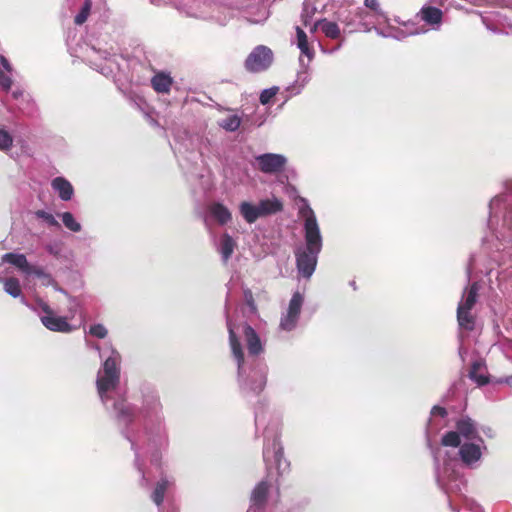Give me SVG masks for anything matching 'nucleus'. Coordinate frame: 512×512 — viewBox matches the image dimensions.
<instances>
[{"instance_id": "1", "label": "nucleus", "mask_w": 512, "mask_h": 512, "mask_svg": "<svg viewBox=\"0 0 512 512\" xmlns=\"http://www.w3.org/2000/svg\"><path fill=\"white\" fill-rule=\"evenodd\" d=\"M98 352L101 365L96 375V389L108 415L115 420L123 436L135 452V466L139 472L140 485L147 487V477L141 463V451L151 453V462L159 465V451L168 445V434L159 395L154 389L142 390L140 416L143 429H134L135 409L127 401L126 391L121 386V354L111 343L100 347L98 343L86 342Z\"/></svg>"}, {"instance_id": "2", "label": "nucleus", "mask_w": 512, "mask_h": 512, "mask_svg": "<svg viewBox=\"0 0 512 512\" xmlns=\"http://www.w3.org/2000/svg\"><path fill=\"white\" fill-rule=\"evenodd\" d=\"M457 448V453L453 455L441 448L433 451L436 481L447 494L449 506L453 511L459 512L460 509H464L469 512H482L481 507L462 492L467 483L460 473V466L471 470L480 468L483 457L488 452L487 445L483 438H476L473 441H463Z\"/></svg>"}, {"instance_id": "3", "label": "nucleus", "mask_w": 512, "mask_h": 512, "mask_svg": "<svg viewBox=\"0 0 512 512\" xmlns=\"http://www.w3.org/2000/svg\"><path fill=\"white\" fill-rule=\"evenodd\" d=\"M226 324L240 390L245 397L256 396L264 389L267 375V366L260 357L261 340L247 323L235 324L227 316Z\"/></svg>"}, {"instance_id": "4", "label": "nucleus", "mask_w": 512, "mask_h": 512, "mask_svg": "<svg viewBox=\"0 0 512 512\" xmlns=\"http://www.w3.org/2000/svg\"><path fill=\"white\" fill-rule=\"evenodd\" d=\"M281 421L276 416H270L263 430V460L267 477L259 482L252 491L251 504L247 512H261L271 485L278 476L283 475L289 468V462L284 458L283 446L280 442Z\"/></svg>"}, {"instance_id": "5", "label": "nucleus", "mask_w": 512, "mask_h": 512, "mask_svg": "<svg viewBox=\"0 0 512 512\" xmlns=\"http://www.w3.org/2000/svg\"><path fill=\"white\" fill-rule=\"evenodd\" d=\"M299 213L303 218L304 241L295 247L294 255L298 273L309 279L316 269L323 247V237L313 209L306 204Z\"/></svg>"}, {"instance_id": "6", "label": "nucleus", "mask_w": 512, "mask_h": 512, "mask_svg": "<svg viewBox=\"0 0 512 512\" xmlns=\"http://www.w3.org/2000/svg\"><path fill=\"white\" fill-rule=\"evenodd\" d=\"M488 228L497 239L509 241L512 238V200L500 194L489 203Z\"/></svg>"}, {"instance_id": "7", "label": "nucleus", "mask_w": 512, "mask_h": 512, "mask_svg": "<svg viewBox=\"0 0 512 512\" xmlns=\"http://www.w3.org/2000/svg\"><path fill=\"white\" fill-rule=\"evenodd\" d=\"M482 438L479 435L476 423L469 417H461L457 420L454 431L445 433L441 444L445 447H458L463 441H473Z\"/></svg>"}, {"instance_id": "8", "label": "nucleus", "mask_w": 512, "mask_h": 512, "mask_svg": "<svg viewBox=\"0 0 512 512\" xmlns=\"http://www.w3.org/2000/svg\"><path fill=\"white\" fill-rule=\"evenodd\" d=\"M487 30L494 34H512V8L501 7L488 12L475 11Z\"/></svg>"}, {"instance_id": "9", "label": "nucleus", "mask_w": 512, "mask_h": 512, "mask_svg": "<svg viewBox=\"0 0 512 512\" xmlns=\"http://www.w3.org/2000/svg\"><path fill=\"white\" fill-rule=\"evenodd\" d=\"M40 318L42 325L53 332L70 333L74 326L66 317L59 316L46 302L40 300L35 305L29 306Z\"/></svg>"}, {"instance_id": "10", "label": "nucleus", "mask_w": 512, "mask_h": 512, "mask_svg": "<svg viewBox=\"0 0 512 512\" xmlns=\"http://www.w3.org/2000/svg\"><path fill=\"white\" fill-rule=\"evenodd\" d=\"M155 5L172 4L181 13L194 18H206L209 15L211 0H151Z\"/></svg>"}, {"instance_id": "11", "label": "nucleus", "mask_w": 512, "mask_h": 512, "mask_svg": "<svg viewBox=\"0 0 512 512\" xmlns=\"http://www.w3.org/2000/svg\"><path fill=\"white\" fill-rule=\"evenodd\" d=\"M303 303V294L299 291L294 292L287 308L281 314L279 322L280 331L291 332L296 329L301 315Z\"/></svg>"}, {"instance_id": "12", "label": "nucleus", "mask_w": 512, "mask_h": 512, "mask_svg": "<svg viewBox=\"0 0 512 512\" xmlns=\"http://www.w3.org/2000/svg\"><path fill=\"white\" fill-rule=\"evenodd\" d=\"M274 54L272 50L264 45L256 46L247 56L244 66L252 73H259L267 70L273 63Z\"/></svg>"}, {"instance_id": "13", "label": "nucleus", "mask_w": 512, "mask_h": 512, "mask_svg": "<svg viewBox=\"0 0 512 512\" xmlns=\"http://www.w3.org/2000/svg\"><path fill=\"white\" fill-rule=\"evenodd\" d=\"M87 61L93 69L99 71L104 76L112 75L117 68L114 55H111L107 51L91 48L90 54L87 55Z\"/></svg>"}, {"instance_id": "14", "label": "nucleus", "mask_w": 512, "mask_h": 512, "mask_svg": "<svg viewBox=\"0 0 512 512\" xmlns=\"http://www.w3.org/2000/svg\"><path fill=\"white\" fill-rule=\"evenodd\" d=\"M257 168L265 174H276L281 172L287 158L282 154L264 153L255 157Z\"/></svg>"}, {"instance_id": "15", "label": "nucleus", "mask_w": 512, "mask_h": 512, "mask_svg": "<svg viewBox=\"0 0 512 512\" xmlns=\"http://www.w3.org/2000/svg\"><path fill=\"white\" fill-rule=\"evenodd\" d=\"M198 151L203 159L219 158V145L216 140L209 135H202L198 143Z\"/></svg>"}, {"instance_id": "16", "label": "nucleus", "mask_w": 512, "mask_h": 512, "mask_svg": "<svg viewBox=\"0 0 512 512\" xmlns=\"http://www.w3.org/2000/svg\"><path fill=\"white\" fill-rule=\"evenodd\" d=\"M421 20L438 30L442 23L443 12L433 6H423L419 12Z\"/></svg>"}, {"instance_id": "17", "label": "nucleus", "mask_w": 512, "mask_h": 512, "mask_svg": "<svg viewBox=\"0 0 512 512\" xmlns=\"http://www.w3.org/2000/svg\"><path fill=\"white\" fill-rule=\"evenodd\" d=\"M51 187L62 201H69L74 195L72 184L62 176L55 177L51 181Z\"/></svg>"}, {"instance_id": "18", "label": "nucleus", "mask_w": 512, "mask_h": 512, "mask_svg": "<svg viewBox=\"0 0 512 512\" xmlns=\"http://www.w3.org/2000/svg\"><path fill=\"white\" fill-rule=\"evenodd\" d=\"M3 263H9L18 268L25 277H29V270L32 264H30L24 254L20 253H5L1 258Z\"/></svg>"}, {"instance_id": "19", "label": "nucleus", "mask_w": 512, "mask_h": 512, "mask_svg": "<svg viewBox=\"0 0 512 512\" xmlns=\"http://www.w3.org/2000/svg\"><path fill=\"white\" fill-rule=\"evenodd\" d=\"M239 213L248 224H253L263 217L258 203L253 204L249 201H242L239 204Z\"/></svg>"}, {"instance_id": "20", "label": "nucleus", "mask_w": 512, "mask_h": 512, "mask_svg": "<svg viewBox=\"0 0 512 512\" xmlns=\"http://www.w3.org/2000/svg\"><path fill=\"white\" fill-rule=\"evenodd\" d=\"M316 29L321 30L326 37L331 39H338L341 36V30L338 24L327 19H320L310 27L311 32Z\"/></svg>"}, {"instance_id": "21", "label": "nucleus", "mask_w": 512, "mask_h": 512, "mask_svg": "<svg viewBox=\"0 0 512 512\" xmlns=\"http://www.w3.org/2000/svg\"><path fill=\"white\" fill-rule=\"evenodd\" d=\"M13 68L6 57L0 54V87L8 92L12 87Z\"/></svg>"}, {"instance_id": "22", "label": "nucleus", "mask_w": 512, "mask_h": 512, "mask_svg": "<svg viewBox=\"0 0 512 512\" xmlns=\"http://www.w3.org/2000/svg\"><path fill=\"white\" fill-rule=\"evenodd\" d=\"M208 214L220 225H225L232 219L230 210L220 202H214L208 207Z\"/></svg>"}, {"instance_id": "23", "label": "nucleus", "mask_w": 512, "mask_h": 512, "mask_svg": "<svg viewBox=\"0 0 512 512\" xmlns=\"http://www.w3.org/2000/svg\"><path fill=\"white\" fill-rule=\"evenodd\" d=\"M235 247L236 242L228 233H224L220 237L217 245V251L221 255V259L224 263H227V261L230 259Z\"/></svg>"}, {"instance_id": "24", "label": "nucleus", "mask_w": 512, "mask_h": 512, "mask_svg": "<svg viewBox=\"0 0 512 512\" xmlns=\"http://www.w3.org/2000/svg\"><path fill=\"white\" fill-rule=\"evenodd\" d=\"M173 484V478H169L167 476H162L160 480L157 482L155 489L151 494V499L157 505L158 508H160L163 503L166 490Z\"/></svg>"}, {"instance_id": "25", "label": "nucleus", "mask_w": 512, "mask_h": 512, "mask_svg": "<svg viewBox=\"0 0 512 512\" xmlns=\"http://www.w3.org/2000/svg\"><path fill=\"white\" fill-rule=\"evenodd\" d=\"M478 291L479 284L477 282L472 283L464 290L462 300L458 304V307H462L464 310H472L477 302Z\"/></svg>"}, {"instance_id": "26", "label": "nucleus", "mask_w": 512, "mask_h": 512, "mask_svg": "<svg viewBox=\"0 0 512 512\" xmlns=\"http://www.w3.org/2000/svg\"><path fill=\"white\" fill-rule=\"evenodd\" d=\"M3 282V289L4 291L12 296L13 298H19L21 297V303H23L26 306H30L25 297L22 296V290L19 279L16 277H8L2 280Z\"/></svg>"}, {"instance_id": "27", "label": "nucleus", "mask_w": 512, "mask_h": 512, "mask_svg": "<svg viewBox=\"0 0 512 512\" xmlns=\"http://www.w3.org/2000/svg\"><path fill=\"white\" fill-rule=\"evenodd\" d=\"M258 205L263 217L276 214L283 209V204L277 197L262 199Z\"/></svg>"}, {"instance_id": "28", "label": "nucleus", "mask_w": 512, "mask_h": 512, "mask_svg": "<svg viewBox=\"0 0 512 512\" xmlns=\"http://www.w3.org/2000/svg\"><path fill=\"white\" fill-rule=\"evenodd\" d=\"M172 78L163 72L157 73L151 79L153 89L158 93H168L172 86Z\"/></svg>"}, {"instance_id": "29", "label": "nucleus", "mask_w": 512, "mask_h": 512, "mask_svg": "<svg viewBox=\"0 0 512 512\" xmlns=\"http://www.w3.org/2000/svg\"><path fill=\"white\" fill-rule=\"evenodd\" d=\"M296 34L297 47L301 51V54L305 55L308 58V62H310L314 57V50L309 46L308 37L300 27H296Z\"/></svg>"}, {"instance_id": "30", "label": "nucleus", "mask_w": 512, "mask_h": 512, "mask_svg": "<svg viewBox=\"0 0 512 512\" xmlns=\"http://www.w3.org/2000/svg\"><path fill=\"white\" fill-rule=\"evenodd\" d=\"M34 276L39 279L41 285L48 287L54 285V277L46 269L39 265L32 264L29 270V277Z\"/></svg>"}, {"instance_id": "31", "label": "nucleus", "mask_w": 512, "mask_h": 512, "mask_svg": "<svg viewBox=\"0 0 512 512\" xmlns=\"http://www.w3.org/2000/svg\"><path fill=\"white\" fill-rule=\"evenodd\" d=\"M457 321L460 328L467 331L474 330L475 317L471 314V310H464L462 307L457 308Z\"/></svg>"}, {"instance_id": "32", "label": "nucleus", "mask_w": 512, "mask_h": 512, "mask_svg": "<svg viewBox=\"0 0 512 512\" xmlns=\"http://www.w3.org/2000/svg\"><path fill=\"white\" fill-rule=\"evenodd\" d=\"M63 225L72 232H80L82 229L81 224L75 219L74 215L71 212H63L58 215Z\"/></svg>"}, {"instance_id": "33", "label": "nucleus", "mask_w": 512, "mask_h": 512, "mask_svg": "<svg viewBox=\"0 0 512 512\" xmlns=\"http://www.w3.org/2000/svg\"><path fill=\"white\" fill-rule=\"evenodd\" d=\"M446 416H447L446 409L441 407V406L435 405L431 409V417H430V419L428 421V424H427V430L429 432H433V431L437 430L438 426L435 423L436 417H440V418L444 419Z\"/></svg>"}, {"instance_id": "34", "label": "nucleus", "mask_w": 512, "mask_h": 512, "mask_svg": "<svg viewBox=\"0 0 512 512\" xmlns=\"http://www.w3.org/2000/svg\"><path fill=\"white\" fill-rule=\"evenodd\" d=\"M219 126L228 132L236 131L241 124V118L237 115H229L218 122Z\"/></svg>"}, {"instance_id": "35", "label": "nucleus", "mask_w": 512, "mask_h": 512, "mask_svg": "<svg viewBox=\"0 0 512 512\" xmlns=\"http://www.w3.org/2000/svg\"><path fill=\"white\" fill-rule=\"evenodd\" d=\"M92 3L90 0H85L79 13L75 16L74 22L77 25H82L88 18L91 11Z\"/></svg>"}, {"instance_id": "36", "label": "nucleus", "mask_w": 512, "mask_h": 512, "mask_svg": "<svg viewBox=\"0 0 512 512\" xmlns=\"http://www.w3.org/2000/svg\"><path fill=\"white\" fill-rule=\"evenodd\" d=\"M12 146L13 137L7 130L0 128V151L6 152L10 150Z\"/></svg>"}, {"instance_id": "37", "label": "nucleus", "mask_w": 512, "mask_h": 512, "mask_svg": "<svg viewBox=\"0 0 512 512\" xmlns=\"http://www.w3.org/2000/svg\"><path fill=\"white\" fill-rule=\"evenodd\" d=\"M35 215L38 219H42L49 226L60 228L59 222L56 220V218L51 213H49L45 210H38L35 212Z\"/></svg>"}, {"instance_id": "38", "label": "nucleus", "mask_w": 512, "mask_h": 512, "mask_svg": "<svg viewBox=\"0 0 512 512\" xmlns=\"http://www.w3.org/2000/svg\"><path fill=\"white\" fill-rule=\"evenodd\" d=\"M279 88L277 86H273L271 88L264 89L259 97L260 103L262 105H267L271 102V100L276 96Z\"/></svg>"}, {"instance_id": "39", "label": "nucleus", "mask_w": 512, "mask_h": 512, "mask_svg": "<svg viewBox=\"0 0 512 512\" xmlns=\"http://www.w3.org/2000/svg\"><path fill=\"white\" fill-rule=\"evenodd\" d=\"M89 334L93 337L104 339L108 335V330L103 324L97 323L90 326Z\"/></svg>"}, {"instance_id": "40", "label": "nucleus", "mask_w": 512, "mask_h": 512, "mask_svg": "<svg viewBox=\"0 0 512 512\" xmlns=\"http://www.w3.org/2000/svg\"><path fill=\"white\" fill-rule=\"evenodd\" d=\"M315 8L312 7L308 0H305L303 4V12H302V19L303 24L305 27H308L310 25V20L315 12Z\"/></svg>"}, {"instance_id": "41", "label": "nucleus", "mask_w": 512, "mask_h": 512, "mask_svg": "<svg viewBox=\"0 0 512 512\" xmlns=\"http://www.w3.org/2000/svg\"><path fill=\"white\" fill-rule=\"evenodd\" d=\"M419 33H421V32L418 31V30H410V31L406 32V31L401 30L399 28L392 27L391 38H394V39H397V40H402V39L406 38L409 35H416V34H419Z\"/></svg>"}, {"instance_id": "42", "label": "nucleus", "mask_w": 512, "mask_h": 512, "mask_svg": "<svg viewBox=\"0 0 512 512\" xmlns=\"http://www.w3.org/2000/svg\"><path fill=\"white\" fill-rule=\"evenodd\" d=\"M364 5L368 9L372 10L376 15L385 17L384 12L380 8L378 0H364Z\"/></svg>"}, {"instance_id": "43", "label": "nucleus", "mask_w": 512, "mask_h": 512, "mask_svg": "<svg viewBox=\"0 0 512 512\" xmlns=\"http://www.w3.org/2000/svg\"><path fill=\"white\" fill-rule=\"evenodd\" d=\"M309 75L306 70L300 71L297 74V79L295 80V85L299 87L298 92L308 83Z\"/></svg>"}, {"instance_id": "44", "label": "nucleus", "mask_w": 512, "mask_h": 512, "mask_svg": "<svg viewBox=\"0 0 512 512\" xmlns=\"http://www.w3.org/2000/svg\"><path fill=\"white\" fill-rule=\"evenodd\" d=\"M465 1L474 6H489V5L497 4L499 0H465Z\"/></svg>"}, {"instance_id": "45", "label": "nucleus", "mask_w": 512, "mask_h": 512, "mask_svg": "<svg viewBox=\"0 0 512 512\" xmlns=\"http://www.w3.org/2000/svg\"><path fill=\"white\" fill-rule=\"evenodd\" d=\"M472 380H474L478 385H486L489 380L488 377L483 374L476 373L475 376H470Z\"/></svg>"}, {"instance_id": "46", "label": "nucleus", "mask_w": 512, "mask_h": 512, "mask_svg": "<svg viewBox=\"0 0 512 512\" xmlns=\"http://www.w3.org/2000/svg\"><path fill=\"white\" fill-rule=\"evenodd\" d=\"M244 297H245V301L247 303V305L252 309V310H255L256 307H255V303H254V299H253V295H252V292L250 290H245L244 291Z\"/></svg>"}, {"instance_id": "47", "label": "nucleus", "mask_w": 512, "mask_h": 512, "mask_svg": "<svg viewBox=\"0 0 512 512\" xmlns=\"http://www.w3.org/2000/svg\"><path fill=\"white\" fill-rule=\"evenodd\" d=\"M46 250L49 254L53 255L54 257L58 258L60 257V247L58 245L49 244L46 246Z\"/></svg>"}, {"instance_id": "48", "label": "nucleus", "mask_w": 512, "mask_h": 512, "mask_svg": "<svg viewBox=\"0 0 512 512\" xmlns=\"http://www.w3.org/2000/svg\"><path fill=\"white\" fill-rule=\"evenodd\" d=\"M376 33L385 38H391L392 35V27H387L386 29H381L378 27H374Z\"/></svg>"}, {"instance_id": "49", "label": "nucleus", "mask_w": 512, "mask_h": 512, "mask_svg": "<svg viewBox=\"0 0 512 512\" xmlns=\"http://www.w3.org/2000/svg\"><path fill=\"white\" fill-rule=\"evenodd\" d=\"M264 422H265V415L260 412H255V425H256L257 431L264 424Z\"/></svg>"}, {"instance_id": "50", "label": "nucleus", "mask_w": 512, "mask_h": 512, "mask_svg": "<svg viewBox=\"0 0 512 512\" xmlns=\"http://www.w3.org/2000/svg\"><path fill=\"white\" fill-rule=\"evenodd\" d=\"M481 365L482 364L479 361L473 362L469 372V376H475V374L478 373V370L481 368Z\"/></svg>"}, {"instance_id": "51", "label": "nucleus", "mask_w": 512, "mask_h": 512, "mask_svg": "<svg viewBox=\"0 0 512 512\" xmlns=\"http://www.w3.org/2000/svg\"><path fill=\"white\" fill-rule=\"evenodd\" d=\"M338 19L342 24H345V26H346V28L343 30L344 33H346V32L351 33L354 31L353 28H350L351 23L346 21V19H344L341 15L338 16Z\"/></svg>"}, {"instance_id": "52", "label": "nucleus", "mask_w": 512, "mask_h": 512, "mask_svg": "<svg viewBox=\"0 0 512 512\" xmlns=\"http://www.w3.org/2000/svg\"><path fill=\"white\" fill-rule=\"evenodd\" d=\"M473 261H474V258H473V256H471L470 259H469V263H468L467 271H466V273H467V280L468 281H470V278H471Z\"/></svg>"}, {"instance_id": "53", "label": "nucleus", "mask_w": 512, "mask_h": 512, "mask_svg": "<svg viewBox=\"0 0 512 512\" xmlns=\"http://www.w3.org/2000/svg\"><path fill=\"white\" fill-rule=\"evenodd\" d=\"M498 383L512 386V375L499 379Z\"/></svg>"}, {"instance_id": "54", "label": "nucleus", "mask_w": 512, "mask_h": 512, "mask_svg": "<svg viewBox=\"0 0 512 512\" xmlns=\"http://www.w3.org/2000/svg\"><path fill=\"white\" fill-rule=\"evenodd\" d=\"M431 4H435V5H439V6H444L448 0H429Z\"/></svg>"}, {"instance_id": "55", "label": "nucleus", "mask_w": 512, "mask_h": 512, "mask_svg": "<svg viewBox=\"0 0 512 512\" xmlns=\"http://www.w3.org/2000/svg\"><path fill=\"white\" fill-rule=\"evenodd\" d=\"M50 286L53 287V289L55 291H58V292H61V293H65V290L58 285V283H57V281L55 279H54V285H50Z\"/></svg>"}, {"instance_id": "56", "label": "nucleus", "mask_w": 512, "mask_h": 512, "mask_svg": "<svg viewBox=\"0 0 512 512\" xmlns=\"http://www.w3.org/2000/svg\"><path fill=\"white\" fill-rule=\"evenodd\" d=\"M159 512H177V509L173 506L169 507L165 510L162 506L159 508Z\"/></svg>"}, {"instance_id": "57", "label": "nucleus", "mask_w": 512, "mask_h": 512, "mask_svg": "<svg viewBox=\"0 0 512 512\" xmlns=\"http://www.w3.org/2000/svg\"><path fill=\"white\" fill-rule=\"evenodd\" d=\"M12 96H13V98L18 99L20 96H22V91H20L19 89H16L12 92Z\"/></svg>"}, {"instance_id": "58", "label": "nucleus", "mask_w": 512, "mask_h": 512, "mask_svg": "<svg viewBox=\"0 0 512 512\" xmlns=\"http://www.w3.org/2000/svg\"><path fill=\"white\" fill-rule=\"evenodd\" d=\"M449 4V7H453V8H456V9H461V5L455 3L454 1H451L448 3Z\"/></svg>"}, {"instance_id": "59", "label": "nucleus", "mask_w": 512, "mask_h": 512, "mask_svg": "<svg viewBox=\"0 0 512 512\" xmlns=\"http://www.w3.org/2000/svg\"><path fill=\"white\" fill-rule=\"evenodd\" d=\"M465 354H466V350L462 346H460L459 347V355L462 358V360H464V355Z\"/></svg>"}, {"instance_id": "60", "label": "nucleus", "mask_w": 512, "mask_h": 512, "mask_svg": "<svg viewBox=\"0 0 512 512\" xmlns=\"http://www.w3.org/2000/svg\"><path fill=\"white\" fill-rule=\"evenodd\" d=\"M340 46H341V45L339 44L338 46H336V47L332 48V49L329 51V53H334V52L338 51V50L340 49Z\"/></svg>"}, {"instance_id": "61", "label": "nucleus", "mask_w": 512, "mask_h": 512, "mask_svg": "<svg viewBox=\"0 0 512 512\" xmlns=\"http://www.w3.org/2000/svg\"><path fill=\"white\" fill-rule=\"evenodd\" d=\"M299 61H300L301 66H303V67H304V66H305V64H304V61H303V59H302L301 57H300Z\"/></svg>"}]
</instances>
